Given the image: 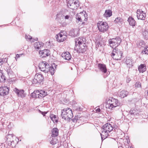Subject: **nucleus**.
Here are the masks:
<instances>
[{
	"instance_id": "1",
	"label": "nucleus",
	"mask_w": 148,
	"mask_h": 148,
	"mask_svg": "<svg viewBox=\"0 0 148 148\" xmlns=\"http://www.w3.org/2000/svg\"><path fill=\"white\" fill-rule=\"evenodd\" d=\"M75 46L74 50L79 53H83L87 50V46L86 45V40L83 37H80L75 39Z\"/></svg>"
},
{
	"instance_id": "2",
	"label": "nucleus",
	"mask_w": 148,
	"mask_h": 148,
	"mask_svg": "<svg viewBox=\"0 0 148 148\" xmlns=\"http://www.w3.org/2000/svg\"><path fill=\"white\" fill-rule=\"evenodd\" d=\"M61 116L62 119L65 120L70 119L73 117L72 110L70 108H67L62 110Z\"/></svg>"
},
{
	"instance_id": "3",
	"label": "nucleus",
	"mask_w": 148,
	"mask_h": 148,
	"mask_svg": "<svg viewBox=\"0 0 148 148\" xmlns=\"http://www.w3.org/2000/svg\"><path fill=\"white\" fill-rule=\"evenodd\" d=\"M119 104V103L118 99L111 98V99H109L107 101L106 106L107 108L108 107L110 109H112L118 106Z\"/></svg>"
},
{
	"instance_id": "4",
	"label": "nucleus",
	"mask_w": 148,
	"mask_h": 148,
	"mask_svg": "<svg viewBox=\"0 0 148 148\" xmlns=\"http://www.w3.org/2000/svg\"><path fill=\"white\" fill-rule=\"evenodd\" d=\"M47 95V92L42 90H36L31 94V96L33 97L40 99L44 97Z\"/></svg>"
},
{
	"instance_id": "5",
	"label": "nucleus",
	"mask_w": 148,
	"mask_h": 148,
	"mask_svg": "<svg viewBox=\"0 0 148 148\" xmlns=\"http://www.w3.org/2000/svg\"><path fill=\"white\" fill-rule=\"evenodd\" d=\"M123 54L122 52L118 48H115L112 51L111 56L115 60H120Z\"/></svg>"
},
{
	"instance_id": "6",
	"label": "nucleus",
	"mask_w": 148,
	"mask_h": 148,
	"mask_svg": "<svg viewBox=\"0 0 148 148\" xmlns=\"http://www.w3.org/2000/svg\"><path fill=\"white\" fill-rule=\"evenodd\" d=\"M121 41V40L119 37H117L116 38L110 39L109 40V43L111 47L113 48H117V47Z\"/></svg>"
},
{
	"instance_id": "7",
	"label": "nucleus",
	"mask_w": 148,
	"mask_h": 148,
	"mask_svg": "<svg viewBox=\"0 0 148 148\" xmlns=\"http://www.w3.org/2000/svg\"><path fill=\"white\" fill-rule=\"evenodd\" d=\"M97 27L100 32H104L108 29L109 26L108 23L102 21H99L97 23Z\"/></svg>"
},
{
	"instance_id": "8",
	"label": "nucleus",
	"mask_w": 148,
	"mask_h": 148,
	"mask_svg": "<svg viewBox=\"0 0 148 148\" xmlns=\"http://www.w3.org/2000/svg\"><path fill=\"white\" fill-rule=\"evenodd\" d=\"M44 79V77L42 75L36 73L35 76L33 80L32 84H35L39 85Z\"/></svg>"
},
{
	"instance_id": "9",
	"label": "nucleus",
	"mask_w": 148,
	"mask_h": 148,
	"mask_svg": "<svg viewBox=\"0 0 148 148\" xmlns=\"http://www.w3.org/2000/svg\"><path fill=\"white\" fill-rule=\"evenodd\" d=\"M67 5L69 8L73 10L77 9L79 6L78 0H69Z\"/></svg>"
},
{
	"instance_id": "10",
	"label": "nucleus",
	"mask_w": 148,
	"mask_h": 148,
	"mask_svg": "<svg viewBox=\"0 0 148 148\" xmlns=\"http://www.w3.org/2000/svg\"><path fill=\"white\" fill-rule=\"evenodd\" d=\"M102 128L103 130L102 132L103 134V133L109 134L112 130L114 127L110 124L107 123L102 126Z\"/></svg>"
},
{
	"instance_id": "11",
	"label": "nucleus",
	"mask_w": 148,
	"mask_h": 148,
	"mask_svg": "<svg viewBox=\"0 0 148 148\" xmlns=\"http://www.w3.org/2000/svg\"><path fill=\"white\" fill-rule=\"evenodd\" d=\"M40 69L45 73L47 72L48 69L49 67V65L46 62H40L39 65Z\"/></svg>"
},
{
	"instance_id": "12",
	"label": "nucleus",
	"mask_w": 148,
	"mask_h": 148,
	"mask_svg": "<svg viewBox=\"0 0 148 148\" xmlns=\"http://www.w3.org/2000/svg\"><path fill=\"white\" fill-rule=\"evenodd\" d=\"M64 32L63 31L62 32L61 31L60 33L56 35V37L57 41L58 42H62L66 40V36L65 35H64V33L62 34Z\"/></svg>"
},
{
	"instance_id": "13",
	"label": "nucleus",
	"mask_w": 148,
	"mask_h": 148,
	"mask_svg": "<svg viewBox=\"0 0 148 148\" xmlns=\"http://www.w3.org/2000/svg\"><path fill=\"white\" fill-rule=\"evenodd\" d=\"M9 90V88L6 86H1L0 87V96H4L7 95Z\"/></svg>"
},
{
	"instance_id": "14",
	"label": "nucleus",
	"mask_w": 148,
	"mask_h": 148,
	"mask_svg": "<svg viewBox=\"0 0 148 148\" xmlns=\"http://www.w3.org/2000/svg\"><path fill=\"white\" fill-rule=\"evenodd\" d=\"M137 16L138 19L144 20L146 17L145 14L142 11H141L140 10H138L137 12Z\"/></svg>"
},
{
	"instance_id": "15",
	"label": "nucleus",
	"mask_w": 148,
	"mask_h": 148,
	"mask_svg": "<svg viewBox=\"0 0 148 148\" xmlns=\"http://www.w3.org/2000/svg\"><path fill=\"white\" fill-rule=\"evenodd\" d=\"M13 137V135L12 134H9L7 136V139L6 140L5 142L6 144H4L5 146L6 147H10L12 145V142H11V139H10V138L12 139Z\"/></svg>"
},
{
	"instance_id": "16",
	"label": "nucleus",
	"mask_w": 148,
	"mask_h": 148,
	"mask_svg": "<svg viewBox=\"0 0 148 148\" xmlns=\"http://www.w3.org/2000/svg\"><path fill=\"white\" fill-rule=\"evenodd\" d=\"M99 70L104 73H106L107 71L106 65L104 64L98 63L97 64Z\"/></svg>"
},
{
	"instance_id": "17",
	"label": "nucleus",
	"mask_w": 148,
	"mask_h": 148,
	"mask_svg": "<svg viewBox=\"0 0 148 148\" xmlns=\"http://www.w3.org/2000/svg\"><path fill=\"white\" fill-rule=\"evenodd\" d=\"M14 91L16 93L18 96L22 98H23L25 97L23 90H18L16 88H15L14 89Z\"/></svg>"
},
{
	"instance_id": "18",
	"label": "nucleus",
	"mask_w": 148,
	"mask_h": 148,
	"mask_svg": "<svg viewBox=\"0 0 148 148\" xmlns=\"http://www.w3.org/2000/svg\"><path fill=\"white\" fill-rule=\"evenodd\" d=\"M39 53L42 58L45 57L49 55V51L48 49H45L40 51Z\"/></svg>"
},
{
	"instance_id": "19",
	"label": "nucleus",
	"mask_w": 148,
	"mask_h": 148,
	"mask_svg": "<svg viewBox=\"0 0 148 148\" xmlns=\"http://www.w3.org/2000/svg\"><path fill=\"white\" fill-rule=\"evenodd\" d=\"M61 56L66 60H69L71 59V56L69 52L64 53L62 54Z\"/></svg>"
},
{
	"instance_id": "20",
	"label": "nucleus",
	"mask_w": 148,
	"mask_h": 148,
	"mask_svg": "<svg viewBox=\"0 0 148 148\" xmlns=\"http://www.w3.org/2000/svg\"><path fill=\"white\" fill-rule=\"evenodd\" d=\"M133 61L131 58H127L126 60V63L127 66L130 68L132 67L133 66Z\"/></svg>"
},
{
	"instance_id": "21",
	"label": "nucleus",
	"mask_w": 148,
	"mask_h": 148,
	"mask_svg": "<svg viewBox=\"0 0 148 148\" xmlns=\"http://www.w3.org/2000/svg\"><path fill=\"white\" fill-rule=\"evenodd\" d=\"M70 36L72 37H75L78 34V30L77 29H74L71 30L69 33Z\"/></svg>"
},
{
	"instance_id": "22",
	"label": "nucleus",
	"mask_w": 148,
	"mask_h": 148,
	"mask_svg": "<svg viewBox=\"0 0 148 148\" xmlns=\"http://www.w3.org/2000/svg\"><path fill=\"white\" fill-rule=\"evenodd\" d=\"M118 94L119 97L123 98L127 96L128 94V92L127 91L122 90L119 92Z\"/></svg>"
},
{
	"instance_id": "23",
	"label": "nucleus",
	"mask_w": 148,
	"mask_h": 148,
	"mask_svg": "<svg viewBox=\"0 0 148 148\" xmlns=\"http://www.w3.org/2000/svg\"><path fill=\"white\" fill-rule=\"evenodd\" d=\"M127 21L129 22V24L130 25L132 26L133 27L135 26L136 22L133 18L132 17H129Z\"/></svg>"
},
{
	"instance_id": "24",
	"label": "nucleus",
	"mask_w": 148,
	"mask_h": 148,
	"mask_svg": "<svg viewBox=\"0 0 148 148\" xmlns=\"http://www.w3.org/2000/svg\"><path fill=\"white\" fill-rule=\"evenodd\" d=\"M44 44L42 42H35L34 44V48L37 49H39L40 48L43 47Z\"/></svg>"
},
{
	"instance_id": "25",
	"label": "nucleus",
	"mask_w": 148,
	"mask_h": 148,
	"mask_svg": "<svg viewBox=\"0 0 148 148\" xmlns=\"http://www.w3.org/2000/svg\"><path fill=\"white\" fill-rule=\"evenodd\" d=\"M50 143L52 145L56 144L58 142V140L56 137L51 136L50 138Z\"/></svg>"
},
{
	"instance_id": "26",
	"label": "nucleus",
	"mask_w": 148,
	"mask_h": 148,
	"mask_svg": "<svg viewBox=\"0 0 148 148\" xmlns=\"http://www.w3.org/2000/svg\"><path fill=\"white\" fill-rule=\"evenodd\" d=\"M112 11L110 10H106L105 13L103 14V16L105 17H110L112 15Z\"/></svg>"
},
{
	"instance_id": "27",
	"label": "nucleus",
	"mask_w": 148,
	"mask_h": 148,
	"mask_svg": "<svg viewBox=\"0 0 148 148\" xmlns=\"http://www.w3.org/2000/svg\"><path fill=\"white\" fill-rule=\"evenodd\" d=\"M52 132L51 136L56 137L58 134V130L57 128H53L52 130Z\"/></svg>"
},
{
	"instance_id": "28",
	"label": "nucleus",
	"mask_w": 148,
	"mask_h": 148,
	"mask_svg": "<svg viewBox=\"0 0 148 148\" xmlns=\"http://www.w3.org/2000/svg\"><path fill=\"white\" fill-rule=\"evenodd\" d=\"M81 16L80 21H87V14H86L85 12L83 11L82 12Z\"/></svg>"
},
{
	"instance_id": "29",
	"label": "nucleus",
	"mask_w": 148,
	"mask_h": 148,
	"mask_svg": "<svg viewBox=\"0 0 148 148\" xmlns=\"http://www.w3.org/2000/svg\"><path fill=\"white\" fill-rule=\"evenodd\" d=\"M138 69L140 72L143 73L146 70V67L144 66V64H141L138 67Z\"/></svg>"
},
{
	"instance_id": "30",
	"label": "nucleus",
	"mask_w": 148,
	"mask_h": 148,
	"mask_svg": "<svg viewBox=\"0 0 148 148\" xmlns=\"http://www.w3.org/2000/svg\"><path fill=\"white\" fill-rule=\"evenodd\" d=\"M114 21L115 23H117L120 25H121L123 23L122 19L120 17L116 18Z\"/></svg>"
},
{
	"instance_id": "31",
	"label": "nucleus",
	"mask_w": 148,
	"mask_h": 148,
	"mask_svg": "<svg viewBox=\"0 0 148 148\" xmlns=\"http://www.w3.org/2000/svg\"><path fill=\"white\" fill-rule=\"evenodd\" d=\"M48 69V70L47 73L49 72L52 75H53L54 73L55 69L52 66H49V67Z\"/></svg>"
},
{
	"instance_id": "32",
	"label": "nucleus",
	"mask_w": 148,
	"mask_h": 148,
	"mask_svg": "<svg viewBox=\"0 0 148 148\" xmlns=\"http://www.w3.org/2000/svg\"><path fill=\"white\" fill-rule=\"evenodd\" d=\"M101 138L102 140L105 139V138H107L108 136H110V135L109 134H107L106 133H104L101 134Z\"/></svg>"
},
{
	"instance_id": "33",
	"label": "nucleus",
	"mask_w": 148,
	"mask_h": 148,
	"mask_svg": "<svg viewBox=\"0 0 148 148\" xmlns=\"http://www.w3.org/2000/svg\"><path fill=\"white\" fill-rule=\"evenodd\" d=\"M50 118L54 122H58V120L56 119V115L52 114L50 115Z\"/></svg>"
},
{
	"instance_id": "34",
	"label": "nucleus",
	"mask_w": 148,
	"mask_h": 148,
	"mask_svg": "<svg viewBox=\"0 0 148 148\" xmlns=\"http://www.w3.org/2000/svg\"><path fill=\"white\" fill-rule=\"evenodd\" d=\"M117 127H114V131L115 132H116L117 134H119V133H121L122 132V131L119 129H117Z\"/></svg>"
},
{
	"instance_id": "35",
	"label": "nucleus",
	"mask_w": 148,
	"mask_h": 148,
	"mask_svg": "<svg viewBox=\"0 0 148 148\" xmlns=\"http://www.w3.org/2000/svg\"><path fill=\"white\" fill-rule=\"evenodd\" d=\"M82 12H80L79 14H77L76 16V18L78 21H80L81 19V16L82 14Z\"/></svg>"
},
{
	"instance_id": "36",
	"label": "nucleus",
	"mask_w": 148,
	"mask_h": 148,
	"mask_svg": "<svg viewBox=\"0 0 148 148\" xmlns=\"http://www.w3.org/2000/svg\"><path fill=\"white\" fill-rule=\"evenodd\" d=\"M142 53L143 54L148 55V46H146V47H145Z\"/></svg>"
},
{
	"instance_id": "37",
	"label": "nucleus",
	"mask_w": 148,
	"mask_h": 148,
	"mask_svg": "<svg viewBox=\"0 0 148 148\" xmlns=\"http://www.w3.org/2000/svg\"><path fill=\"white\" fill-rule=\"evenodd\" d=\"M130 113L132 115H137L138 112L137 111L135 110H131L130 112Z\"/></svg>"
},
{
	"instance_id": "38",
	"label": "nucleus",
	"mask_w": 148,
	"mask_h": 148,
	"mask_svg": "<svg viewBox=\"0 0 148 148\" xmlns=\"http://www.w3.org/2000/svg\"><path fill=\"white\" fill-rule=\"evenodd\" d=\"M6 80V79L5 76L3 75L0 77V82H5V81Z\"/></svg>"
},
{
	"instance_id": "39",
	"label": "nucleus",
	"mask_w": 148,
	"mask_h": 148,
	"mask_svg": "<svg viewBox=\"0 0 148 148\" xmlns=\"http://www.w3.org/2000/svg\"><path fill=\"white\" fill-rule=\"evenodd\" d=\"M25 38L27 40H30L32 39V37L29 35H26L25 36Z\"/></svg>"
},
{
	"instance_id": "40",
	"label": "nucleus",
	"mask_w": 148,
	"mask_h": 148,
	"mask_svg": "<svg viewBox=\"0 0 148 148\" xmlns=\"http://www.w3.org/2000/svg\"><path fill=\"white\" fill-rule=\"evenodd\" d=\"M135 86L138 88H140L141 87V84L139 82H137L135 84Z\"/></svg>"
},
{
	"instance_id": "41",
	"label": "nucleus",
	"mask_w": 148,
	"mask_h": 148,
	"mask_svg": "<svg viewBox=\"0 0 148 148\" xmlns=\"http://www.w3.org/2000/svg\"><path fill=\"white\" fill-rule=\"evenodd\" d=\"M143 36L145 37V38H147V36L148 35V32L146 31L143 32Z\"/></svg>"
},
{
	"instance_id": "42",
	"label": "nucleus",
	"mask_w": 148,
	"mask_h": 148,
	"mask_svg": "<svg viewBox=\"0 0 148 148\" xmlns=\"http://www.w3.org/2000/svg\"><path fill=\"white\" fill-rule=\"evenodd\" d=\"M10 138V139H11V142H12V145L11 146H12V147H13V146H15V144L14 143V141L13 140V138L12 139H11L12 138Z\"/></svg>"
},
{
	"instance_id": "43",
	"label": "nucleus",
	"mask_w": 148,
	"mask_h": 148,
	"mask_svg": "<svg viewBox=\"0 0 148 148\" xmlns=\"http://www.w3.org/2000/svg\"><path fill=\"white\" fill-rule=\"evenodd\" d=\"M99 45H100V46L101 45V42H96V47L97 48V47H99Z\"/></svg>"
},
{
	"instance_id": "44",
	"label": "nucleus",
	"mask_w": 148,
	"mask_h": 148,
	"mask_svg": "<svg viewBox=\"0 0 148 148\" xmlns=\"http://www.w3.org/2000/svg\"><path fill=\"white\" fill-rule=\"evenodd\" d=\"M4 58L0 59V65L2 64L4 62Z\"/></svg>"
},
{
	"instance_id": "45",
	"label": "nucleus",
	"mask_w": 148,
	"mask_h": 148,
	"mask_svg": "<svg viewBox=\"0 0 148 148\" xmlns=\"http://www.w3.org/2000/svg\"><path fill=\"white\" fill-rule=\"evenodd\" d=\"M41 113L42 114L43 116H45V115L47 113V112H41L40 111Z\"/></svg>"
},
{
	"instance_id": "46",
	"label": "nucleus",
	"mask_w": 148,
	"mask_h": 148,
	"mask_svg": "<svg viewBox=\"0 0 148 148\" xmlns=\"http://www.w3.org/2000/svg\"><path fill=\"white\" fill-rule=\"evenodd\" d=\"M3 143H2L0 142V148H3L5 146L3 145Z\"/></svg>"
},
{
	"instance_id": "47",
	"label": "nucleus",
	"mask_w": 148,
	"mask_h": 148,
	"mask_svg": "<svg viewBox=\"0 0 148 148\" xmlns=\"http://www.w3.org/2000/svg\"><path fill=\"white\" fill-rule=\"evenodd\" d=\"M65 19H68L69 17V16L68 15H66L65 16Z\"/></svg>"
},
{
	"instance_id": "48",
	"label": "nucleus",
	"mask_w": 148,
	"mask_h": 148,
	"mask_svg": "<svg viewBox=\"0 0 148 148\" xmlns=\"http://www.w3.org/2000/svg\"><path fill=\"white\" fill-rule=\"evenodd\" d=\"M96 111L98 112H101V110L99 108H98L96 110Z\"/></svg>"
},
{
	"instance_id": "49",
	"label": "nucleus",
	"mask_w": 148,
	"mask_h": 148,
	"mask_svg": "<svg viewBox=\"0 0 148 148\" xmlns=\"http://www.w3.org/2000/svg\"><path fill=\"white\" fill-rule=\"evenodd\" d=\"M7 60H8V59L7 58H4V59H3V61H4V62H7Z\"/></svg>"
},
{
	"instance_id": "50",
	"label": "nucleus",
	"mask_w": 148,
	"mask_h": 148,
	"mask_svg": "<svg viewBox=\"0 0 148 148\" xmlns=\"http://www.w3.org/2000/svg\"><path fill=\"white\" fill-rule=\"evenodd\" d=\"M20 57V55L18 54H17L16 57V60L17 58H18Z\"/></svg>"
},
{
	"instance_id": "51",
	"label": "nucleus",
	"mask_w": 148,
	"mask_h": 148,
	"mask_svg": "<svg viewBox=\"0 0 148 148\" xmlns=\"http://www.w3.org/2000/svg\"><path fill=\"white\" fill-rule=\"evenodd\" d=\"M3 75V73L2 72V71L0 70V77L1 76H2Z\"/></svg>"
},
{
	"instance_id": "52",
	"label": "nucleus",
	"mask_w": 148,
	"mask_h": 148,
	"mask_svg": "<svg viewBox=\"0 0 148 148\" xmlns=\"http://www.w3.org/2000/svg\"><path fill=\"white\" fill-rule=\"evenodd\" d=\"M38 40V38H35V39H34V40L37 41V40Z\"/></svg>"
},
{
	"instance_id": "53",
	"label": "nucleus",
	"mask_w": 148,
	"mask_h": 148,
	"mask_svg": "<svg viewBox=\"0 0 148 148\" xmlns=\"http://www.w3.org/2000/svg\"><path fill=\"white\" fill-rule=\"evenodd\" d=\"M22 54H20L19 55H20V56H21Z\"/></svg>"
},
{
	"instance_id": "54",
	"label": "nucleus",
	"mask_w": 148,
	"mask_h": 148,
	"mask_svg": "<svg viewBox=\"0 0 148 148\" xmlns=\"http://www.w3.org/2000/svg\"><path fill=\"white\" fill-rule=\"evenodd\" d=\"M85 23V22H83V23H82V24H84Z\"/></svg>"
},
{
	"instance_id": "55",
	"label": "nucleus",
	"mask_w": 148,
	"mask_h": 148,
	"mask_svg": "<svg viewBox=\"0 0 148 148\" xmlns=\"http://www.w3.org/2000/svg\"><path fill=\"white\" fill-rule=\"evenodd\" d=\"M32 41V42H34V40H33Z\"/></svg>"
},
{
	"instance_id": "56",
	"label": "nucleus",
	"mask_w": 148,
	"mask_h": 148,
	"mask_svg": "<svg viewBox=\"0 0 148 148\" xmlns=\"http://www.w3.org/2000/svg\"><path fill=\"white\" fill-rule=\"evenodd\" d=\"M130 148H133V147H130Z\"/></svg>"
},
{
	"instance_id": "57",
	"label": "nucleus",
	"mask_w": 148,
	"mask_h": 148,
	"mask_svg": "<svg viewBox=\"0 0 148 148\" xmlns=\"http://www.w3.org/2000/svg\"><path fill=\"white\" fill-rule=\"evenodd\" d=\"M106 75V77H107V75Z\"/></svg>"
}]
</instances>
